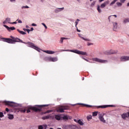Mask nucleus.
<instances>
[{
    "label": "nucleus",
    "instance_id": "f257e3e1",
    "mask_svg": "<svg viewBox=\"0 0 129 129\" xmlns=\"http://www.w3.org/2000/svg\"><path fill=\"white\" fill-rule=\"evenodd\" d=\"M11 38H3L4 42H7V43H9V44H15V42L23 43L25 44V42H23V40L20 39L19 38H16L14 36H11Z\"/></svg>",
    "mask_w": 129,
    "mask_h": 129
},
{
    "label": "nucleus",
    "instance_id": "f03ea898",
    "mask_svg": "<svg viewBox=\"0 0 129 129\" xmlns=\"http://www.w3.org/2000/svg\"><path fill=\"white\" fill-rule=\"evenodd\" d=\"M63 51H66V52H72L73 53H75L76 54H78L79 55H84L85 56H87V52H84L83 51H80L77 49L75 50H63Z\"/></svg>",
    "mask_w": 129,
    "mask_h": 129
},
{
    "label": "nucleus",
    "instance_id": "7ed1b4c3",
    "mask_svg": "<svg viewBox=\"0 0 129 129\" xmlns=\"http://www.w3.org/2000/svg\"><path fill=\"white\" fill-rule=\"evenodd\" d=\"M25 44H27L28 47H30V48H32V49H34V50H36V51H38V52H40L41 49L39 48V47H37L35 44L32 42H27L26 43L24 42Z\"/></svg>",
    "mask_w": 129,
    "mask_h": 129
},
{
    "label": "nucleus",
    "instance_id": "20e7f679",
    "mask_svg": "<svg viewBox=\"0 0 129 129\" xmlns=\"http://www.w3.org/2000/svg\"><path fill=\"white\" fill-rule=\"evenodd\" d=\"M104 113L99 112L98 113V118L99 120H100L101 122H103V123H105L106 122V120L104 119V117H103L104 116Z\"/></svg>",
    "mask_w": 129,
    "mask_h": 129
},
{
    "label": "nucleus",
    "instance_id": "39448f33",
    "mask_svg": "<svg viewBox=\"0 0 129 129\" xmlns=\"http://www.w3.org/2000/svg\"><path fill=\"white\" fill-rule=\"evenodd\" d=\"M68 109V107L66 106H61L57 108L56 109L57 112H64V110Z\"/></svg>",
    "mask_w": 129,
    "mask_h": 129
},
{
    "label": "nucleus",
    "instance_id": "423d86ee",
    "mask_svg": "<svg viewBox=\"0 0 129 129\" xmlns=\"http://www.w3.org/2000/svg\"><path fill=\"white\" fill-rule=\"evenodd\" d=\"M93 61H95V62H98L99 63H107V60L99 59L98 58H93Z\"/></svg>",
    "mask_w": 129,
    "mask_h": 129
},
{
    "label": "nucleus",
    "instance_id": "0eeeda50",
    "mask_svg": "<svg viewBox=\"0 0 129 129\" xmlns=\"http://www.w3.org/2000/svg\"><path fill=\"white\" fill-rule=\"evenodd\" d=\"M47 61H49L50 62H56L58 61V58L57 57H52L51 56L47 57Z\"/></svg>",
    "mask_w": 129,
    "mask_h": 129
},
{
    "label": "nucleus",
    "instance_id": "6e6552de",
    "mask_svg": "<svg viewBox=\"0 0 129 129\" xmlns=\"http://www.w3.org/2000/svg\"><path fill=\"white\" fill-rule=\"evenodd\" d=\"M116 53V52L112 49L108 50L104 52V53L107 55H111V54H115Z\"/></svg>",
    "mask_w": 129,
    "mask_h": 129
},
{
    "label": "nucleus",
    "instance_id": "1a4fd4ad",
    "mask_svg": "<svg viewBox=\"0 0 129 129\" xmlns=\"http://www.w3.org/2000/svg\"><path fill=\"white\" fill-rule=\"evenodd\" d=\"M3 26L5 27V28H6L7 30L9 31V32H11V31H14L16 29V28H15V27H9V26L6 25H3Z\"/></svg>",
    "mask_w": 129,
    "mask_h": 129
},
{
    "label": "nucleus",
    "instance_id": "9d476101",
    "mask_svg": "<svg viewBox=\"0 0 129 129\" xmlns=\"http://www.w3.org/2000/svg\"><path fill=\"white\" fill-rule=\"evenodd\" d=\"M108 4H109V1L108 0L105 1L103 4H101L100 8H101V9H104V8H105V7H106Z\"/></svg>",
    "mask_w": 129,
    "mask_h": 129
},
{
    "label": "nucleus",
    "instance_id": "9b49d317",
    "mask_svg": "<svg viewBox=\"0 0 129 129\" xmlns=\"http://www.w3.org/2000/svg\"><path fill=\"white\" fill-rule=\"evenodd\" d=\"M121 117L123 119H126L129 117V112L127 113H124L121 115Z\"/></svg>",
    "mask_w": 129,
    "mask_h": 129
},
{
    "label": "nucleus",
    "instance_id": "f8f14e48",
    "mask_svg": "<svg viewBox=\"0 0 129 129\" xmlns=\"http://www.w3.org/2000/svg\"><path fill=\"white\" fill-rule=\"evenodd\" d=\"M12 20L10 18L7 17L5 20L3 22L4 25H5L6 24H11Z\"/></svg>",
    "mask_w": 129,
    "mask_h": 129
},
{
    "label": "nucleus",
    "instance_id": "ddd939ff",
    "mask_svg": "<svg viewBox=\"0 0 129 129\" xmlns=\"http://www.w3.org/2000/svg\"><path fill=\"white\" fill-rule=\"evenodd\" d=\"M63 10H64V7L60 8H57L54 10V12L56 14H58V13H60V12H62V11H63Z\"/></svg>",
    "mask_w": 129,
    "mask_h": 129
},
{
    "label": "nucleus",
    "instance_id": "4468645a",
    "mask_svg": "<svg viewBox=\"0 0 129 129\" xmlns=\"http://www.w3.org/2000/svg\"><path fill=\"white\" fill-rule=\"evenodd\" d=\"M72 117H70V116H68L67 115H61V119H63V120H67L68 119H71Z\"/></svg>",
    "mask_w": 129,
    "mask_h": 129
},
{
    "label": "nucleus",
    "instance_id": "2eb2a0df",
    "mask_svg": "<svg viewBox=\"0 0 129 129\" xmlns=\"http://www.w3.org/2000/svg\"><path fill=\"white\" fill-rule=\"evenodd\" d=\"M78 35H79V37H80L82 40H84V41H85L86 42H87V41L89 42L90 41V39H89L86 37H83V36L80 34H79Z\"/></svg>",
    "mask_w": 129,
    "mask_h": 129
},
{
    "label": "nucleus",
    "instance_id": "dca6fc26",
    "mask_svg": "<svg viewBox=\"0 0 129 129\" xmlns=\"http://www.w3.org/2000/svg\"><path fill=\"white\" fill-rule=\"evenodd\" d=\"M113 31H117V22H112Z\"/></svg>",
    "mask_w": 129,
    "mask_h": 129
},
{
    "label": "nucleus",
    "instance_id": "f3484780",
    "mask_svg": "<svg viewBox=\"0 0 129 129\" xmlns=\"http://www.w3.org/2000/svg\"><path fill=\"white\" fill-rule=\"evenodd\" d=\"M128 60H129V56H123L120 58V60L122 61H128Z\"/></svg>",
    "mask_w": 129,
    "mask_h": 129
},
{
    "label": "nucleus",
    "instance_id": "a211bd4d",
    "mask_svg": "<svg viewBox=\"0 0 129 129\" xmlns=\"http://www.w3.org/2000/svg\"><path fill=\"white\" fill-rule=\"evenodd\" d=\"M30 109L34 110V111H40L41 110V108H37L36 107H30Z\"/></svg>",
    "mask_w": 129,
    "mask_h": 129
},
{
    "label": "nucleus",
    "instance_id": "6ab92c4d",
    "mask_svg": "<svg viewBox=\"0 0 129 129\" xmlns=\"http://www.w3.org/2000/svg\"><path fill=\"white\" fill-rule=\"evenodd\" d=\"M44 53H46L47 54H55V51L52 50H42Z\"/></svg>",
    "mask_w": 129,
    "mask_h": 129
},
{
    "label": "nucleus",
    "instance_id": "aec40b11",
    "mask_svg": "<svg viewBox=\"0 0 129 129\" xmlns=\"http://www.w3.org/2000/svg\"><path fill=\"white\" fill-rule=\"evenodd\" d=\"M113 17H115V18H117V16H116V15H111L108 17V21L109 23H110V22H111V20H112V19H113Z\"/></svg>",
    "mask_w": 129,
    "mask_h": 129
},
{
    "label": "nucleus",
    "instance_id": "412c9836",
    "mask_svg": "<svg viewBox=\"0 0 129 129\" xmlns=\"http://www.w3.org/2000/svg\"><path fill=\"white\" fill-rule=\"evenodd\" d=\"M51 117H52V115L51 114H49L47 116L42 117V119L45 120V119H49V118H51Z\"/></svg>",
    "mask_w": 129,
    "mask_h": 129
},
{
    "label": "nucleus",
    "instance_id": "4be33fe9",
    "mask_svg": "<svg viewBox=\"0 0 129 129\" xmlns=\"http://www.w3.org/2000/svg\"><path fill=\"white\" fill-rule=\"evenodd\" d=\"M5 103L6 105H10V106H14V102H10V101H5Z\"/></svg>",
    "mask_w": 129,
    "mask_h": 129
},
{
    "label": "nucleus",
    "instance_id": "5701e85b",
    "mask_svg": "<svg viewBox=\"0 0 129 129\" xmlns=\"http://www.w3.org/2000/svg\"><path fill=\"white\" fill-rule=\"evenodd\" d=\"M112 106H113V105H101V106H99L98 107V108H106V107H112Z\"/></svg>",
    "mask_w": 129,
    "mask_h": 129
},
{
    "label": "nucleus",
    "instance_id": "b1692460",
    "mask_svg": "<svg viewBox=\"0 0 129 129\" xmlns=\"http://www.w3.org/2000/svg\"><path fill=\"white\" fill-rule=\"evenodd\" d=\"M62 115H55V118L57 119V120H60V119H62Z\"/></svg>",
    "mask_w": 129,
    "mask_h": 129
},
{
    "label": "nucleus",
    "instance_id": "393cba45",
    "mask_svg": "<svg viewBox=\"0 0 129 129\" xmlns=\"http://www.w3.org/2000/svg\"><path fill=\"white\" fill-rule=\"evenodd\" d=\"M122 3L121 2H117L116 3V5L117 6V7H118V8H120V7H122Z\"/></svg>",
    "mask_w": 129,
    "mask_h": 129
},
{
    "label": "nucleus",
    "instance_id": "a878e982",
    "mask_svg": "<svg viewBox=\"0 0 129 129\" xmlns=\"http://www.w3.org/2000/svg\"><path fill=\"white\" fill-rule=\"evenodd\" d=\"M117 1H118V0H113V1H112V2H111V3L109 4V6H110V7H112V6H113V5H114V4H115V2H117Z\"/></svg>",
    "mask_w": 129,
    "mask_h": 129
},
{
    "label": "nucleus",
    "instance_id": "bb28decb",
    "mask_svg": "<svg viewBox=\"0 0 129 129\" xmlns=\"http://www.w3.org/2000/svg\"><path fill=\"white\" fill-rule=\"evenodd\" d=\"M123 23L124 24H126L127 23H129V18H125L123 20Z\"/></svg>",
    "mask_w": 129,
    "mask_h": 129
},
{
    "label": "nucleus",
    "instance_id": "cd10ccee",
    "mask_svg": "<svg viewBox=\"0 0 129 129\" xmlns=\"http://www.w3.org/2000/svg\"><path fill=\"white\" fill-rule=\"evenodd\" d=\"M95 4H96V1H93L90 5V7H91V8H93V7H94V6H95Z\"/></svg>",
    "mask_w": 129,
    "mask_h": 129
},
{
    "label": "nucleus",
    "instance_id": "c85d7f7f",
    "mask_svg": "<svg viewBox=\"0 0 129 129\" xmlns=\"http://www.w3.org/2000/svg\"><path fill=\"white\" fill-rule=\"evenodd\" d=\"M78 123H79L80 125H83V124H84L83 122H82V121H81L80 119L78 120Z\"/></svg>",
    "mask_w": 129,
    "mask_h": 129
},
{
    "label": "nucleus",
    "instance_id": "c756f323",
    "mask_svg": "<svg viewBox=\"0 0 129 129\" xmlns=\"http://www.w3.org/2000/svg\"><path fill=\"white\" fill-rule=\"evenodd\" d=\"M97 10L98 13H101L102 12L101 9H100V6H99V5L97 6Z\"/></svg>",
    "mask_w": 129,
    "mask_h": 129
},
{
    "label": "nucleus",
    "instance_id": "7c9ffc66",
    "mask_svg": "<svg viewBox=\"0 0 129 129\" xmlns=\"http://www.w3.org/2000/svg\"><path fill=\"white\" fill-rule=\"evenodd\" d=\"M8 118L9 119H14V115H13V114H8Z\"/></svg>",
    "mask_w": 129,
    "mask_h": 129
},
{
    "label": "nucleus",
    "instance_id": "2f4dec72",
    "mask_svg": "<svg viewBox=\"0 0 129 129\" xmlns=\"http://www.w3.org/2000/svg\"><path fill=\"white\" fill-rule=\"evenodd\" d=\"M18 32H19V33H20V34H21V35H26V33L23 31H21L19 29L17 30Z\"/></svg>",
    "mask_w": 129,
    "mask_h": 129
},
{
    "label": "nucleus",
    "instance_id": "473e14b6",
    "mask_svg": "<svg viewBox=\"0 0 129 129\" xmlns=\"http://www.w3.org/2000/svg\"><path fill=\"white\" fill-rule=\"evenodd\" d=\"M80 20H79V19H77V20L76 21V22H75V24H76L75 27H76V28H77V25H78V22H80Z\"/></svg>",
    "mask_w": 129,
    "mask_h": 129
},
{
    "label": "nucleus",
    "instance_id": "72a5a7b5",
    "mask_svg": "<svg viewBox=\"0 0 129 129\" xmlns=\"http://www.w3.org/2000/svg\"><path fill=\"white\" fill-rule=\"evenodd\" d=\"M30 7L28 6H22L21 9L22 10H24V9H29Z\"/></svg>",
    "mask_w": 129,
    "mask_h": 129
},
{
    "label": "nucleus",
    "instance_id": "f704fd0d",
    "mask_svg": "<svg viewBox=\"0 0 129 129\" xmlns=\"http://www.w3.org/2000/svg\"><path fill=\"white\" fill-rule=\"evenodd\" d=\"M87 118L88 120H90V119H91L92 118V116L91 115H89L87 117Z\"/></svg>",
    "mask_w": 129,
    "mask_h": 129
},
{
    "label": "nucleus",
    "instance_id": "c9c22d12",
    "mask_svg": "<svg viewBox=\"0 0 129 129\" xmlns=\"http://www.w3.org/2000/svg\"><path fill=\"white\" fill-rule=\"evenodd\" d=\"M98 113V112H93L92 115L93 116H96Z\"/></svg>",
    "mask_w": 129,
    "mask_h": 129
},
{
    "label": "nucleus",
    "instance_id": "e433bc0d",
    "mask_svg": "<svg viewBox=\"0 0 129 129\" xmlns=\"http://www.w3.org/2000/svg\"><path fill=\"white\" fill-rule=\"evenodd\" d=\"M41 25H42V26L44 27L45 29H48V27L46 26V24H45V23H41Z\"/></svg>",
    "mask_w": 129,
    "mask_h": 129
},
{
    "label": "nucleus",
    "instance_id": "4c0bfd02",
    "mask_svg": "<svg viewBox=\"0 0 129 129\" xmlns=\"http://www.w3.org/2000/svg\"><path fill=\"white\" fill-rule=\"evenodd\" d=\"M44 127L42 125H40L38 126V129H43Z\"/></svg>",
    "mask_w": 129,
    "mask_h": 129
},
{
    "label": "nucleus",
    "instance_id": "58836bf2",
    "mask_svg": "<svg viewBox=\"0 0 129 129\" xmlns=\"http://www.w3.org/2000/svg\"><path fill=\"white\" fill-rule=\"evenodd\" d=\"M48 105H41L39 106L40 107H44V106H48Z\"/></svg>",
    "mask_w": 129,
    "mask_h": 129
},
{
    "label": "nucleus",
    "instance_id": "ea45409f",
    "mask_svg": "<svg viewBox=\"0 0 129 129\" xmlns=\"http://www.w3.org/2000/svg\"><path fill=\"white\" fill-rule=\"evenodd\" d=\"M4 116V113L3 112H0V117H3Z\"/></svg>",
    "mask_w": 129,
    "mask_h": 129
},
{
    "label": "nucleus",
    "instance_id": "a19ab883",
    "mask_svg": "<svg viewBox=\"0 0 129 129\" xmlns=\"http://www.w3.org/2000/svg\"><path fill=\"white\" fill-rule=\"evenodd\" d=\"M74 126H75V125H71V129H75V127H74Z\"/></svg>",
    "mask_w": 129,
    "mask_h": 129
},
{
    "label": "nucleus",
    "instance_id": "79ce46f5",
    "mask_svg": "<svg viewBox=\"0 0 129 129\" xmlns=\"http://www.w3.org/2000/svg\"><path fill=\"white\" fill-rule=\"evenodd\" d=\"M64 40L62 38V37L60 38V43H61V44H63V41Z\"/></svg>",
    "mask_w": 129,
    "mask_h": 129
},
{
    "label": "nucleus",
    "instance_id": "37998d69",
    "mask_svg": "<svg viewBox=\"0 0 129 129\" xmlns=\"http://www.w3.org/2000/svg\"><path fill=\"white\" fill-rule=\"evenodd\" d=\"M82 59H83L84 60H85V61H87V62H89V60L85 58H84V57H82Z\"/></svg>",
    "mask_w": 129,
    "mask_h": 129
},
{
    "label": "nucleus",
    "instance_id": "c03bdc74",
    "mask_svg": "<svg viewBox=\"0 0 129 129\" xmlns=\"http://www.w3.org/2000/svg\"><path fill=\"white\" fill-rule=\"evenodd\" d=\"M74 127H75V129H79V127L76 125H75V126H74Z\"/></svg>",
    "mask_w": 129,
    "mask_h": 129
},
{
    "label": "nucleus",
    "instance_id": "a18cd8bd",
    "mask_svg": "<svg viewBox=\"0 0 129 129\" xmlns=\"http://www.w3.org/2000/svg\"><path fill=\"white\" fill-rule=\"evenodd\" d=\"M42 126L43 127H45L44 129H47V124H44Z\"/></svg>",
    "mask_w": 129,
    "mask_h": 129
},
{
    "label": "nucleus",
    "instance_id": "49530a36",
    "mask_svg": "<svg viewBox=\"0 0 129 129\" xmlns=\"http://www.w3.org/2000/svg\"><path fill=\"white\" fill-rule=\"evenodd\" d=\"M126 0H120V3H122V4H124V3L125 2Z\"/></svg>",
    "mask_w": 129,
    "mask_h": 129
},
{
    "label": "nucleus",
    "instance_id": "de8ad7c7",
    "mask_svg": "<svg viewBox=\"0 0 129 129\" xmlns=\"http://www.w3.org/2000/svg\"><path fill=\"white\" fill-rule=\"evenodd\" d=\"M10 3H16V0H10Z\"/></svg>",
    "mask_w": 129,
    "mask_h": 129
},
{
    "label": "nucleus",
    "instance_id": "09e8293b",
    "mask_svg": "<svg viewBox=\"0 0 129 129\" xmlns=\"http://www.w3.org/2000/svg\"><path fill=\"white\" fill-rule=\"evenodd\" d=\"M21 112H26V109H22V110H21Z\"/></svg>",
    "mask_w": 129,
    "mask_h": 129
},
{
    "label": "nucleus",
    "instance_id": "8fccbe9b",
    "mask_svg": "<svg viewBox=\"0 0 129 129\" xmlns=\"http://www.w3.org/2000/svg\"><path fill=\"white\" fill-rule=\"evenodd\" d=\"M32 26L33 27H37V24H35L34 23H32Z\"/></svg>",
    "mask_w": 129,
    "mask_h": 129
},
{
    "label": "nucleus",
    "instance_id": "3c124183",
    "mask_svg": "<svg viewBox=\"0 0 129 129\" xmlns=\"http://www.w3.org/2000/svg\"><path fill=\"white\" fill-rule=\"evenodd\" d=\"M91 45H93V43L88 42V46H91Z\"/></svg>",
    "mask_w": 129,
    "mask_h": 129
},
{
    "label": "nucleus",
    "instance_id": "603ef678",
    "mask_svg": "<svg viewBox=\"0 0 129 129\" xmlns=\"http://www.w3.org/2000/svg\"><path fill=\"white\" fill-rule=\"evenodd\" d=\"M51 111H51V110H48V111H47L46 112H45V113H49L51 112Z\"/></svg>",
    "mask_w": 129,
    "mask_h": 129
},
{
    "label": "nucleus",
    "instance_id": "864d4df0",
    "mask_svg": "<svg viewBox=\"0 0 129 129\" xmlns=\"http://www.w3.org/2000/svg\"><path fill=\"white\" fill-rule=\"evenodd\" d=\"M12 24H18V22H17V21L14 22H11Z\"/></svg>",
    "mask_w": 129,
    "mask_h": 129
},
{
    "label": "nucleus",
    "instance_id": "5fc2aeb1",
    "mask_svg": "<svg viewBox=\"0 0 129 129\" xmlns=\"http://www.w3.org/2000/svg\"><path fill=\"white\" fill-rule=\"evenodd\" d=\"M77 28V32H79V33H80V32H81V31H80V30H79L78 28H77V27H76Z\"/></svg>",
    "mask_w": 129,
    "mask_h": 129
},
{
    "label": "nucleus",
    "instance_id": "6e6d98bb",
    "mask_svg": "<svg viewBox=\"0 0 129 129\" xmlns=\"http://www.w3.org/2000/svg\"><path fill=\"white\" fill-rule=\"evenodd\" d=\"M27 32H28V34L30 33V32H31V30L30 29H27L26 30Z\"/></svg>",
    "mask_w": 129,
    "mask_h": 129
},
{
    "label": "nucleus",
    "instance_id": "4d7b16f0",
    "mask_svg": "<svg viewBox=\"0 0 129 129\" xmlns=\"http://www.w3.org/2000/svg\"><path fill=\"white\" fill-rule=\"evenodd\" d=\"M18 23L19 24H22V23H23V22H22V20H18Z\"/></svg>",
    "mask_w": 129,
    "mask_h": 129
},
{
    "label": "nucleus",
    "instance_id": "13d9d810",
    "mask_svg": "<svg viewBox=\"0 0 129 129\" xmlns=\"http://www.w3.org/2000/svg\"><path fill=\"white\" fill-rule=\"evenodd\" d=\"M62 38V40H68V38H65V37H61Z\"/></svg>",
    "mask_w": 129,
    "mask_h": 129
},
{
    "label": "nucleus",
    "instance_id": "bf43d9fd",
    "mask_svg": "<svg viewBox=\"0 0 129 129\" xmlns=\"http://www.w3.org/2000/svg\"><path fill=\"white\" fill-rule=\"evenodd\" d=\"M27 112L28 113L29 112H31V111L30 110V109H27Z\"/></svg>",
    "mask_w": 129,
    "mask_h": 129
},
{
    "label": "nucleus",
    "instance_id": "052dcab7",
    "mask_svg": "<svg viewBox=\"0 0 129 129\" xmlns=\"http://www.w3.org/2000/svg\"><path fill=\"white\" fill-rule=\"evenodd\" d=\"M84 106H86L87 107H89V106H89V105H86V104H84Z\"/></svg>",
    "mask_w": 129,
    "mask_h": 129
},
{
    "label": "nucleus",
    "instance_id": "680f3d73",
    "mask_svg": "<svg viewBox=\"0 0 129 129\" xmlns=\"http://www.w3.org/2000/svg\"><path fill=\"white\" fill-rule=\"evenodd\" d=\"M74 120V121H75L76 122H77V123H78V120H77L76 119H75Z\"/></svg>",
    "mask_w": 129,
    "mask_h": 129
},
{
    "label": "nucleus",
    "instance_id": "e2e57ef3",
    "mask_svg": "<svg viewBox=\"0 0 129 129\" xmlns=\"http://www.w3.org/2000/svg\"><path fill=\"white\" fill-rule=\"evenodd\" d=\"M6 111H7L8 112H9V108H7L6 109Z\"/></svg>",
    "mask_w": 129,
    "mask_h": 129
},
{
    "label": "nucleus",
    "instance_id": "0e129e2a",
    "mask_svg": "<svg viewBox=\"0 0 129 129\" xmlns=\"http://www.w3.org/2000/svg\"><path fill=\"white\" fill-rule=\"evenodd\" d=\"M30 31H34V28H33V27H32V28H31Z\"/></svg>",
    "mask_w": 129,
    "mask_h": 129
},
{
    "label": "nucleus",
    "instance_id": "69168bd1",
    "mask_svg": "<svg viewBox=\"0 0 129 129\" xmlns=\"http://www.w3.org/2000/svg\"><path fill=\"white\" fill-rule=\"evenodd\" d=\"M104 0H99V3H101L102 2H103Z\"/></svg>",
    "mask_w": 129,
    "mask_h": 129
},
{
    "label": "nucleus",
    "instance_id": "338daca9",
    "mask_svg": "<svg viewBox=\"0 0 129 129\" xmlns=\"http://www.w3.org/2000/svg\"><path fill=\"white\" fill-rule=\"evenodd\" d=\"M26 28L27 29H29V26L26 25Z\"/></svg>",
    "mask_w": 129,
    "mask_h": 129
},
{
    "label": "nucleus",
    "instance_id": "774afa93",
    "mask_svg": "<svg viewBox=\"0 0 129 129\" xmlns=\"http://www.w3.org/2000/svg\"><path fill=\"white\" fill-rule=\"evenodd\" d=\"M27 30H28V29H26L25 28H23V31H27Z\"/></svg>",
    "mask_w": 129,
    "mask_h": 129
}]
</instances>
